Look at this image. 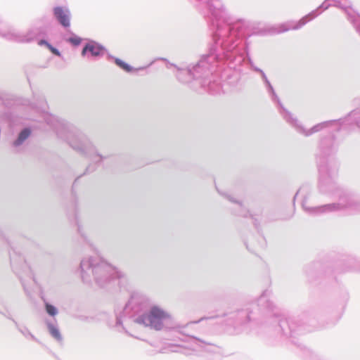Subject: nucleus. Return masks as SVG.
Masks as SVG:
<instances>
[{
	"label": "nucleus",
	"instance_id": "nucleus-1",
	"mask_svg": "<svg viewBox=\"0 0 360 360\" xmlns=\"http://www.w3.org/2000/svg\"><path fill=\"white\" fill-rule=\"evenodd\" d=\"M271 293V290H265L258 298L257 304H248L245 308L225 312L224 316L226 317V324L233 327L236 334L242 333L248 323L255 319L252 316L254 314L253 307H256L263 316L273 319L271 323H275L274 330L277 333L290 339L295 345L297 343L295 340L297 337L318 328L314 319L306 316L302 319L283 317L279 309L270 299Z\"/></svg>",
	"mask_w": 360,
	"mask_h": 360
},
{
	"label": "nucleus",
	"instance_id": "nucleus-2",
	"mask_svg": "<svg viewBox=\"0 0 360 360\" xmlns=\"http://www.w3.org/2000/svg\"><path fill=\"white\" fill-rule=\"evenodd\" d=\"M295 130L305 136L324 131L319 142V153L317 155V167L319 174V189L327 191L334 186V177L338 175L339 164L333 155L338 152L340 142L335 132L342 129L343 120H331L318 123L309 129H305L290 112V117L284 119Z\"/></svg>",
	"mask_w": 360,
	"mask_h": 360
},
{
	"label": "nucleus",
	"instance_id": "nucleus-3",
	"mask_svg": "<svg viewBox=\"0 0 360 360\" xmlns=\"http://www.w3.org/2000/svg\"><path fill=\"white\" fill-rule=\"evenodd\" d=\"M44 120L58 139L67 142L73 150L95 162L86 168L84 174L94 172L96 165L108 158L100 154L87 136L74 125L52 115H46Z\"/></svg>",
	"mask_w": 360,
	"mask_h": 360
},
{
	"label": "nucleus",
	"instance_id": "nucleus-4",
	"mask_svg": "<svg viewBox=\"0 0 360 360\" xmlns=\"http://www.w3.org/2000/svg\"><path fill=\"white\" fill-rule=\"evenodd\" d=\"M337 176L334 177V186L330 188L327 191H320L324 194H333L338 197L337 202H332L321 205H316L309 202L310 198V186L309 185H303L295 193L293 201L300 196L302 198V206L304 210L309 214L318 216L330 212L349 210L360 212V200L348 191L340 187L336 181Z\"/></svg>",
	"mask_w": 360,
	"mask_h": 360
},
{
	"label": "nucleus",
	"instance_id": "nucleus-5",
	"mask_svg": "<svg viewBox=\"0 0 360 360\" xmlns=\"http://www.w3.org/2000/svg\"><path fill=\"white\" fill-rule=\"evenodd\" d=\"M81 277L83 282L95 283L103 288L112 289L120 286L122 274L116 268L98 257L83 259L80 262Z\"/></svg>",
	"mask_w": 360,
	"mask_h": 360
},
{
	"label": "nucleus",
	"instance_id": "nucleus-6",
	"mask_svg": "<svg viewBox=\"0 0 360 360\" xmlns=\"http://www.w3.org/2000/svg\"><path fill=\"white\" fill-rule=\"evenodd\" d=\"M134 322L157 331L161 330L165 326V328L174 330L176 333V330L172 328V327L175 325H180L178 323H173L172 316L156 305L152 306L146 313L136 316Z\"/></svg>",
	"mask_w": 360,
	"mask_h": 360
},
{
	"label": "nucleus",
	"instance_id": "nucleus-7",
	"mask_svg": "<svg viewBox=\"0 0 360 360\" xmlns=\"http://www.w3.org/2000/svg\"><path fill=\"white\" fill-rule=\"evenodd\" d=\"M149 307L150 300L146 295L138 292L132 294L122 311H119L117 308L115 309L116 316L115 326H122L123 319L126 317L133 319L134 321L135 318L139 315L146 313Z\"/></svg>",
	"mask_w": 360,
	"mask_h": 360
},
{
	"label": "nucleus",
	"instance_id": "nucleus-8",
	"mask_svg": "<svg viewBox=\"0 0 360 360\" xmlns=\"http://www.w3.org/2000/svg\"><path fill=\"white\" fill-rule=\"evenodd\" d=\"M206 319L207 318L205 317H202L198 321H190L184 325H175L172 327V328L176 329L178 333H180L184 336H187L192 340L193 344L197 346V348H193V350H200L209 353H217L219 349V346L205 340L199 338L195 335H192L186 330V329H187L192 324L198 323L203 319Z\"/></svg>",
	"mask_w": 360,
	"mask_h": 360
},
{
	"label": "nucleus",
	"instance_id": "nucleus-9",
	"mask_svg": "<svg viewBox=\"0 0 360 360\" xmlns=\"http://www.w3.org/2000/svg\"><path fill=\"white\" fill-rule=\"evenodd\" d=\"M12 251L9 252L11 265L15 274H17L21 281L22 285L23 286L24 290L28 296H30V291L26 286L25 281L20 274V269H22L23 272L26 274L27 277L32 279L33 282L35 283L33 273L30 267L27 265L25 259L21 255H18L15 250L11 247Z\"/></svg>",
	"mask_w": 360,
	"mask_h": 360
},
{
	"label": "nucleus",
	"instance_id": "nucleus-10",
	"mask_svg": "<svg viewBox=\"0 0 360 360\" xmlns=\"http://www.w3.org/2000/svg\"><path fill=\"white\" fill-rule=\"evenodd\" d=\"M107 53L109 52L105 46L95 41L90 40L84 45L81 55L84 57L87 56L88 58L97 59L105 54L107 56Z\"/></svg>",
	"mask_w": 360,
	"mask_h": 360
},
{
	"label": "nucleus",
	"instance_id": "nucleus-11",
	"mask_svg": "<svg viewBox=\"0 0 360 360\" xmlns=\"http://www.w3.org/2000/svg\"><path fill=\"white\" fill-rule=\"evenodd\" d=\"M53 15L58 24L67 29L70 26L71 13L68 8L64 6H55L53 8Z\"/></svg>",
	"mask_w": 360,
	"mask_h": 360
},
{
	"label": "nucleus",
	"instance_id": "nucleus-12",
	"mask_svg": "<svg viewBox=\"0 0 360 360\" xmlns=\"http://www.w3.org/2000/svg\"><path fill=\"white\" fill-rule=\"evenodd\" d=\"M343 120L342 129L350 130L352 126H356L360 130V108L351 111Z\"/></svg>",
	"mask_w": 360,
	"mask_h": 360
},
{
	"label": "nucleus",
	"instance_id": "nucleus-13",
	"mask_svg": "<svg viewBox=\"0 0 360 360\" xmlns=\"http://www.w3.org/2000/svg\"><path fill=\"white\" fill-rule=\"evenodd\" d=\"M266 90L271 98V101L277 104V107L279 111V113L281 115L283 119L285 117H290V112H289L285 107L283 105L281 102L278 96H277L272 84H271L269 86H266Z\"/></svg>",
	"mask_w": 360,
	"mask_h": 360
},
{
	"label": "nucleus",
	"instance_id": "nucleus-14",
	"mask_svg": "<svg viewBox=\"0 0 360 360\" xmlns=\"http://www.w3.org/2000/svg\"><path fill=\"white\" fill-rule=\"evenodd\" d=\"M107 60H112L117 67H119L120 69H122V70H124V72H126L127 73H130L133 71H139V70H144L146 68V67L134 68L131 65L127 63L126 62L121 60L120 58L113 56L110 53H107Z\"/></svg>",
	"mask_w": 360,
	"mask_h": 360
},
{
	"label": "nucleus",
	"instance_id": "nucleus-15",
	"mask_svg": "<svg viewBox=\"0 0 360 360\" xmlns=\"http://www.w3.org/2000/svg\"><path fill=\"white\" fill-rule=\"evenodd\" d=\"M0 314L6 316L7 319L11 320L18 331L27 339H30L32 340L36 341L37 342H39V340L30 331V330L26 326H20L18 323V322L13 319L9 313H4L1 311H0Z\"/></svg>",
	"mask_w": 360,
	"mask_h": 360
},
{
	"label": "nucleus",
	"instance_id": "nucleus-16",
	"mask_svg": "<svg viewBox=\"0 0 360 360\" xmlns=\"http://www.w3.org/2000/svg\"><path fill=\"white\" fill-rule=\"evenodd\" d=\"M17 30L11 27L8 23L0 21V36L2 37L15 41Z\"/></svg>",
	"mask_w": 360,
	"mask_h": 360
},
{
	"label": "nucleus",
	"instance_id": "nucleus-17",
	"mask_svg": "<svg viewBox=\"0 0 360 360\" xmlns=\"http://www.w3.org/2000/svg\"><path fill=\"white\" fill-rule=\"evenodd\" d=\"M32 129L30 127H23L18 134L16 139L13 142V146H22L25 141L32 135Z\"/></svg>",
	"mask_w": 360,
	"mask_h": 360
},
{
	"label": "nucleus",
	"instance_id": "nucleus-18",
	"mask_svg": "<svg viewBox=\"0 0 360 360\" xmlns=\"http://www.w3.org/2000/svg\"><path fill=\"white\" fill-rule=\"evenodd\" d=\"M36 36L37 32L34 30H30L27 32H20L17 31L14 41L29 43L33 41Z\"/></svg>",
	"mask_w": 360,
	"mask_h": 360
},
{
	"label": "nucleus",
	"instance_id": "nucleus-19",
	"mask_svg": "<svg viewBox=\"0 0 360 360\" xmlns=\"http://www.w3.org/2000/svg\"><path fill=\"white\" fill-rule=\"evenodd\" d=\"M191 346L189 347H186L181 346L179 345H175L173 346L175 349H172V352H180L186 356L192 355L193 352H197L198 350H193V348H197V346L195 345L192 341V340L189 338V341H188Z\"/></svg>",
	"mask_w": 360,
	"mask_h": 360
},
{
	"label": "nucleus",
	"instance_id": "nucleus-20",
	"mask_svg": "<svg viewBox=\"0 0 360 360\" xmlns=\"http://www.w3.org/2000/svg\"><path fill=\"white\" fill-rule=\"evenodd\" d=\"M46 323L50 335L58 342H61L63 337L58 328L49 321H46Z\"/></svg>",
	"mask_w": 360,
	"mask_h": 360
},
{
	"label": "nucleus",
	"instance_id": "nucleus-21",
	"mask_svg": "<svg viewBox=\"0 0 360 360\" xmlns=\"http://www.w3.org/2000/svg\"><path fill=\"white\" fill-rule=\"evenodd\" d=\"M16 117L11 112H4L0 117V122H5L9 128H12L15 124Z\"/></svg>",
	"mask_w": 360,
	"mask_h": 360
},
{
	"label": "nucleus",
	"instance_id": "nucleus-22",
	"mask_svg": "<svg viewBox=\"0 0 360 360\" xmlns=\"http://www.w3.org/2000/svg\"><path fill=\"white\" fill-rule=\"evenodd\" d=\"M226 196L229 201L236 204L238 206V207L240 209V212L238 213H237L236 214L244 217H248V216L250 215L252 219H254L253 215L250 212V211L248 210H246L243 207L241 202H240L239 201L235 200L234 198L233 197H231L230 195H226Z\"/></svg>",
	"mask_w": 360,
	"mask_h": 360
},
{
	"label": "nucleus",
	"instance_id": "nucleus-23",
	"mask_svg": "<svg viewBox=\"0 0 360 360\" xmlns=\"http://www.w3.org/2000/svg\"><path fill=\"white\" fill-rule=\"evenodd\" d=\"M44 309L46 312L51 316L54 317L58 314V309L53 305L52 304L48 302L45 300H44Z\"/></svg>",
	"mask_w": 360,
	"mask_h": 360
},
{
	"label": "nucleus",
	"instance_id": "nucleus-24",
	"mask_svg": "<svg viewBox=\"0 0 360 360\" xmlns=\"http://www.w3.org/2000/svg\"><path fill=\"white\" fill-rule=\"evenodd\" d=\"M71 34L70 37L65 39L66 41L75 46H79L82 43V39L74 33H71Z\"/></svg>",
	"mask_w": 360,
	"mask_h": 360
},
{
	"label": "nucleus",
	"instance_id": "nucleus-25",
	"mask_svg": "<svg viewBox=\"0 0 360 360\" xmlns=\"http://www.w3.org/2000/svg\"><path fill=\"white\" fill-rule=\"evenodd\" d=\"M75 222H76V224L77 226L78 233L81 235V236L83 238L84 241L86 242L89 245V246H91V245L87 240L86 237L84 236V233H83L82 229V226L79 224V221H78L77 217L75 218Z\"/></svg>",
	"mask_w": 360,
	"mask_h": 360
},
{
	"label": "nucleus",
	"instance_id": "nucleus-26",
	"mask_svg": "<svg viewBox=\"0 0 360 360\" xmlns=\"http://www.w3.org/2000/svg\"><path fill=\"white\" fill-rule=\"evenodd\" d=\"M348 262L349 263V266H347L345 269L342 270V271H347L350 270H356V268L353 265L356 262V259L353 258H350L348 260Z\"/></svg>",
	"mask_w": 360,
	"mask_h": 360
},
{
	"label": "nucleus",
	"instance_id": "nucleus-27",
	"mask_svg": "<svg viewBox=\"0 0 360 360\" xmlns=\"http://www.w3.org/2000/svg\"><path fill=\"white\" fill-rule=\"evenodd\" d=\"M48 49L53 55H55L56 56H59V57L61 56L60 51L57 48L52 46L51 44H50L49 46Z\"/></svg>",
	"mask_w": 360,
	"mask_h": 360
},
{
	"label": "nucleus",
	"instance_id": "nucleus-28",
	"mask_svg": "<svg viewBox=\"0 0 360 360\" xmlns=\"http://www.w3.org/2000/svg\"><path fill=\"white\" fill-rule=\"evenodd\" d=\"M258 246L260 248H264L266 247V240L264 236H261L260 239L258 242Z\"/></svg>",
	"mask_w": 360,
	"mask_h": 360
},
{
	"label": "nucleus",
	"instance_id": "nucleus-29",
	"mask_svg": "<svg viewBox=\"0 0 360 360\" xmlns=\"http://www.w3.org/2000/svg\"><path fill=\"white\" fill-rule=\"evenodd\" d=\"M38 44L40 46L45 45L48 48L51 44L46 39H40L38 41Z\"/></svg>",
	"mask_w": 360,
	"mask_h": 360
},
{
	"label": "nucleus",
	"instance_id": "nucleus-30",
	"mask_svg": "<svg viewBox=\"0 0 360 360\" xmlns=\"http://www.w3.org/2000/svg\"><path fill=\"white\" fill-rule=\"evenodd\" d=\"M263 83L264 84V86H269L271 84L270 81L268 79L266 75H263V78H262Z\"/></svg>",
	"mask_w": 360,
	"mask_h": 360
},
{
	"label": "nucleus",
	"instance_id": "nucleus-31",
	"mask_svg": "<svg viewBox=\"0 0 360 360\" xmlns=\"http://www.w3.org/2000/svg\"><path fill=\"white\" fill-rule=\"evenodd\" d=\"M263 83L264 84V86H269L271 84L270 81L268 79L266 75H263V78H262Z\"/></svg>",
	"mask_w": 360,
	"mask_h": 360
},
{
	"label": "nucleus",
	"instance_id": "nucleus-32",
	"mask_svg": "<svg viewBox=\"0 0 360 360\" xmlns=\"http://www.w3.org/2000/svg\"><path fill=\"white\" fill-rule=\"evenodd\" d=\"M263 83L264 84V86H269L271 84L270 81L268 79L266 75H263V78H262Z\"/></svg>",
	"mask_w": 360,
	"mask_h": 360
},
{
	"label": "nucleus",
	"instance_id": "nucleus-33",
	"mask_svg": "<svg viewBox=\"0 0 360 360\" xmlns=\"http://www.w3.org/2000/svg\"><path fill=\"white\" fill-rule=\"evenodd\" d=\"M263 83L264 84V86H269L271 84L270 81L268 79L266 75H263V78H262Z\"/></svg>",
	"mask_w": 360,
	"mask_h": 360
},
{
	"label": "nucleus",
	"instance_id": "nucleus-34",
	"mask_svg": "<svg viewBox=\"0 0 360 360\" xmlns=\"http://www.w3.org/2000/svg\"><path fill=\"white\" fill-rule=\"evenodd\" d=\"M263 83L264 84V86H269L271 84L270 81L268 79L266 75H263V78H262Z\"/></svg>",
	"mask_w": 360,
	"mask_h": 360
},
{
	"label": "nucleus",
	"instance_id": "nucleus-35",
	"mask_svg": "<svg viewBox=\"0 0 360 360\" xmlns=\"http://www.w3.org/2000/svg\"><path fill=\"white\" fill-rule=\"evenodd\" d=\"M196 323H193L192 324L191 326H190L187 329H186V330L190 334H191L192 335H193V326L195 325Z\"/></svg>",
	"mask_w": 360,
	"mask_h": 360
},
{
	"label": "nucleus",
	"instance_id": "nucleus-36",
	"mask_svg": "<svg viewBox=\"0 0 360 360\" xmlns=\"http://www.w3.org/2000/svg\"><path fill=\"white\" fill-rule=\"evenodd\" d=\"M254 226L255 229H257L258 232H259V223L256 219H254Z\"/></svg>",
	"mask_w": 360,
	"mask_h": 360
},
{
	"label": "nucleus",
	"instance_id": "nucleus-37",
	"mask_svg": "<svg viewBox=\"0 0 360 360\" xmlns=\"http://www.w3.org/2000/svg\"><path fill=\"white\" fill-rule=\"evenodd\" d=\"M46 105V101H44V98H40V107L44 108Z\"/></svg>",
	"mask_w": 360,
	"mask_h": 360
},
{
	"label": "nucleus",
	"instance_id": "nucleus-38",
	"mask_svg": "<svg viewBox=\"0 0 360 360\" xmlns=\"http://www.w3.org/2000/svg\"><path fill=\"white\" fill-rule=\"evenodd\" d=\"M79 176L78 178H77V179L75 180L74 183H73L72 188V193L74 192V188H75V186H76L77 181V180H78V179H79Z\"/></svg>",
	"mask_w": 360,
	"mask_h": 360
},
{
	"label": "nucleus",
	"instance_id": "nucleus-39",
	"mask_svg": "<svg viewBox=\"0 0 360 360\" xmlns=\"http://www.w3.org/2000/svg\"><path fill=\"white\" fill-rule=\"evenodd\" d=\"M314 265L315 266L316 268H317V267H319L320 264L319 263H316Z\"/></svg>",
	"mask_w": 360,
	"mask_h": 360
},
{
	"label": "nucleus",
	"instance_id": "nucleus-40",
	"mask_svg": "<svg viewBox=\"0 0 360 360\" xmlns=\"http://www.w3.org/2000/svg\"><path fill=\"white\" fill-rule=\"evenodd\" d=\"M246 248L250 250V251H252V250L250 249L249 248V245L248 244H246Z\"/></svg>",
	"mask_w": 360,
	"mask_h": 360
},
{
	"label": "nucleus",
	"instance_id": "nucleus-41",
	"mask_svg": "<svg viewBox=\"0 0 360 360\" xmlns=\"http://www.w3.org/2000/svg\"><path fill=\"white\" fill-rule=\"evenodd\" d=\"M307 274H311V271H310V270H307Z\"/></svg>",
	"mask_w": 360,
	"mask_h": 360
},
{
	"label": "nucleus",
	"instance_id": "nucleus-42",
	"mask_svg": "<svg viewBox=\"0 0 360 360\" xmlns=\"http://www.w3.org/2000/svg\"><path fill=\"white\" fill-rule=\"evenodd\" d=\"M51 354H52V355H53L54 357H56V354H55L54 353L51 352Z\"/></svg>",
	"mask_w": 360,
	"mask_h": 360
},
{
	"label": "nucleus",
	"instance_id": "nucleus-43",
	"mask_svg": "<svg viewBox=\"0 0 360 360\" xmlns=\"http://www.w3.org/2000/svg\"><path fill=\"white\" fill-rule=\"evenodd\" d=\"M218 193H219L221 195H224L223 193L220 192V191H218Z\"/></svg>",
	"mask_w": 360,
	"mask_h": 360
},
{
	"label": "nucleus",
	"instance_id": "nucleus-44",
	"mask_svg": "<svg viewBox=\"0 0 360 360\" xmlns=\"http://www.w3.org/2000/svg\"><path fill=\"white\" fill-rule=\"evenodd\" d=\"M218 193H219L221 195H224L223 193L220 192V191H218Z\"/></svg>",
	"mask_w": 360,
	"mask_h": 360
},
{
	"label": "nucleus",
	"instance_id": "nucleus-45",
	"mask_svg": "<svg viewBox=\"0 0 360 360\" xmlns=\"http://www.w3.org/2000/svg\"><path fill=\"white\" fill-rule=\"evenodd\" d=\"M218 193H219L221 195H224L223 193L220 192V191H218Z\"/></svg>",
	"mask_w": 360,
	"mask_h": 360
}]
</instances>
